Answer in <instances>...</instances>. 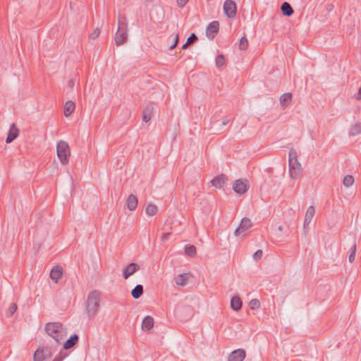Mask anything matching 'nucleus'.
Instances as JSON below:
<instances>
[{
	"label": "nucleus",
	"instance_id": "1",
	"mask_svg": "<svg viewBox=\"0 0 361 361\" xmlns=\"http://www.w3.org/2000/svg\"><path fill=\"white\" fill-rule=\"evenodd\" d=\"M101 299V293L98 290L91 291L88 295L85 302L86 311L90 319L93 318L99 307Z\"/></svg>",
	"mask_w": 361,
	"mask_h": 361
},
{
	"label": "nucleus",
	"instance_id": "2",
	"mask_svg": "<svg viewBox=\"0 0 361 361\" xmlns=\"http://www.w3.org/2000/svg\"><path fill=\"white\" fill-rule=\"evenodd\" d=\"M45 331L57 343H61L67 334L66 328L59 322L47 323L45 326Z\"/></svg>",
	"mask_w": 361,
	"mask_h": 361
},
{
	"label": "nucleus",
	"instance_id": "3",
	"mask_svg": "<svg viewBox=\"0 0 361 361\" xmlns=\"http://www.w3.org/2000/svg\"><path fill=\"white\" fill-rule=\"evenodd\" d=\"M56 154L61 164L67 165L68 164L71 150L68 144L66 141L60 140L58 142Z\"/></svg>",
	"mask_w": 361,
	"mask_h": 361
},
{
	"label": "nucleus",
	"instance_id": "4",
	"mask_svg": "<svg viewBox=\"0 0 361 361\" xmlns=\"http://www.w3.org/2000/svg\"><path fill=\"white\" fill-rule=\"evenodd\" d=\"M124 27H121V23L120 20H118V30L116 32L115 35V42L117 46H121L123 44L128 37V28H127V24L122 23Z\"/></svg>",
	"mask_w": 361,
	"mask_h": 361
},
{
	"label": "nucleus",
	"instance_id": "5",
	"mask_svg": "<svg viewBox=\"0 0 361 361\" xmlns=\"http://www.w3.org/2000/svg\"><path fill=\"white\" fill-rule=\"evenodd\" d=\"M289 166V177L291 179H297L299 178L302 173V166L300 163L296 162L295 160L293 162L288 164Z\"/></svg>",
	"mask_w": 361,
	"mask_h": 361
},
{
	"label": "nucleus",
	"instance_id": "6",
	"mask_svg": "<svg viewBox=\"0 0 361 361\" xmlns=\"http://www.w3.org/2000/svg\"><path fill=\"white\" fill-rule=\"evenodd\" d=\"M252 223L250 219L244 217L241 220L239 226L235 229L234 234L235 236L245 235V233L251 227Z\"/></svg>",
	"mask_w": 361,
	"mask_h": 361
},
{
	"label": "nucleus",
	"instance_id": "7",
	"mask_svg": "<svg viewBox=\"0 0 361 361\" xmlns=\"http://www.w3.org/2000/svg\"><path fill=\"white\" fill-rule=\"evenodd\" d=\"M224 11L229 18H233L236 15V5L232 0H226L224 4Z\"/></svg>",
	"mask_w": 361,
	"mask_h": 361
},
{
	"label": "nucleus",
	"instance_id": "8",
	"mask_svg": "<svg viewBox=\"0 0 361 361\" xmlns=\"http://www.w3.org/2000/svg\"><path fill=\"white\" fill-rule=\"evenodd\" d=\"M248 182L247 180H237L233 185V190L238 195H243L247 190Z\"/></svg>",
	"mask_w": 361,
	"mask_h": 361
},
{
	"label": "nucleus",
	"instance_id": "9",
	"mask_svg": "<svg viewBox=\"0 0 361 361\" xmlns=\"http://www.w3.org/2000/svg\"><path fill=\"white\" fill-rule=\"evenodd\" d=\"M219 24L218 21H212L207 27L206 34L209 39H213L219 31Z\"/></svg>",
	"mask_w": 361,
	"mask_h": 361
},
{
	"label": "nucleus",
	"instance_id": "10",
	"mask_svg": "<svg viewBox=\"0 0 361 361\" xmlns=\"http://www.w3.org/2000/svg\"><path fill=\"white\" fill-rule=\"evenodd\" d=\"M245 357V351L243 349L235 350L228 356V361H243Z\"/></svg>",
	"mask_w": 361,
	"mask_h": 361
},
{
	"label": "nucleus",
	"instance_id": "11",
	"mask_svg": "<svg viewBox=\"0 0 361 361\" xmlns=\"http://www.w3.org/2000/svg\"><path fill=\"white\" fill-rule=\"evenodd\" d=\"M140 267L136 263H130L123 270V277L125 279H128L134 273H135Z\"/></svg>",
	"mask_w": 361,
	"mask_h": 361
},
{
	"label": "nucleus",
	"instance_id": "12",
	"mask_svg": "<svg viewBox=\"0 0 361 361\" xmlns=\"http://www.w3.org/2000/svg\"><path fill=\"white\" fill-rule=\"evenodd\" d=\"M19 130L15 123H12L10 126L9 131L6 140V143H10L18 136Z\"/></svg>",
	"mask_w": 361,
	"mask_h": 361
},
{
	"label": "nucleus",
	"instance_id": "13",
	"mask_svg": "<svg viewBox=\"0 0 361 361\" xmlns=\"http://www.w3.org/2000/svg\"><path fill=\"white\" fill-rule=\"evenodd\" d=\"M315 214V209L313 206H310L306 212L305 217L304 220V230L306 231L307 227L310 225L312 219Z\"/></svg>",
	"mask_w": 361,
	"mask_h": 361
},
{
	"label": "nucleus",
	"instance_id": "14",
	"mask_svg": "<svg viewBox=\"0 0 361 361\" xmlns=\"http://www.w3.org/2000/svg\"><path fill=\"white\" fill-rule=\"evenodd\" d=\"M226 180H227L226 176L224 174H221L219 176L215 177L214 179H212L210 181V183L212 184V185L214 186L216 188H223L224 185L225 184Z\"/></svg>",
	"mask_w": 361,
	"mask_h": 361
},
{
	"label": "nucleus",
	"instance_id": "15",
	"mask_svg": "<svg viewBox=\"0 0 361 361\" xmlns=\"http://www.w3.org/2000/svg\"><path fill=\"white\" fill-rule=\"evenodd\" d=\"M190 274H180L174 278L175 283L177 286H185L190 278Z\"/></svg>",
	"mask_w": 361,
	"mask_h": 361
},
{
	"label": "nucleus",
	"instance_id": "16",
	"mask_svg": "<svg viewBox=\"0 0 361 361\" xmlns=\"http://www.w3.org/2000/svg\"><path fill=\"white\" fill-rule=\"evenodd\" d=\"M63 271L61 267L59 266L54 267L50 271V278L57 282L58 280L62 276Z\"/></svg>",
	"mask_w": 361,
	"mask_h": 361
},
{
	"label": "nucleus",
	"instance_id": "17",
	"mask_svg": "<svg viewBox=\"0 0 361 361\" xmlns=\"http://www.w3.org/2000/svg\"><path fill=\"white\" fill-rule=\"evenodd\" d=\"M127 207L130 211H133L137 206V199L134 195H130L127 199Z\"/></svg>",
	"mask_w": 361,
	"mask_h": 361
},
{
	"label": "nucleus",
	"instance_id": "18",
	"mask_svg": "<svg viewBox=\"0 0 361 361\" xmlns=\"http://www.w3.org/2000/svg\"><path fill=\"white\" fill-rule=\"evenodd\" d=\"M75 108V103L72 101H68L64 105L63 113L66 117H68L74 111Z\"/></svg>",
	"mask_w": 361,
	"mask_h": 361
},
{
	"label": "nucleus",
	"instance_id": "19",
	"mask_svg": "<svg viewBox=\"0 0 361 361\" xmlns=\"http://www.w3.org/2000/svg\"><path fill=\"white\" fill-rule=\"evenodd\" d=\"M78 341V336L77 334H74L68 339L65 343L63 344V348L65 350H68L73 347Z\"/></svg>",
	"mask_w": 361,
	"mask_h": 361
},
{
	"label": "nucleus",
	"instance_id": "20",
	"mask_svg": "<svg viewBox=\"0 0 361 361\" xmlns=\"http://www.w3.org/2000/svg\"><path fill=\"white\" fill-rule=\"evenodd\" d=\"M154 326V319L152 317L147 316L145 317L142 323V329L145 331L150 330Z\"/></svg>",
	"mask_w": 361,
	"mask_h": 361
},
{
	"label": "nucleus",
	"instance_id": "21",
	"mask_svg": "<svg viewBox=\"0 0 361 361\" xmlns=\"http://www.w3.org/2000/svg\"><path fill=\"white\" fill-rule=\"evenodd\" d=\"M292 99V94L287 92L281 95L279 101L283 108H286Z\"/></svg>",
	"mask_w": 361,
	"mask_h": 361
},
{
	"label": "nucleus",
	"instance_id": "22",
	"mask_svg": "<svg viewBox=\"0 0 361 361\" xmlns=\"http://www.w3.org/2000/svg\"><path fill=\"white\" fill-rule=\"evenodd\" d=\"M242 307V301L238 296H233L231 300V307L235 310L238 311Z\"/></svg>",
	"mask_w": 361,
	"mask_h": 361
},
{
	"label": "nucleus",
	"instance_id": "23",
	"mask_svg": "<svg viewBox=\"0 0 361 361\" xmlns=\"http://www.w3.org/2000/svg\"><path fill=\"white\" fill-rule=\"evenodd\" d=\"M281 8L283 12V14L286 16H290L293 13V9L292 8L291 6L287 2L283 3Z\"/></svg>",
	"mask_w": 361,
	"mask_h": 361
},
{
	"label": "nucleus",
	"instance_id": "24",
	"mask_svg": "<svg viewBox=\"0 0 361 361\" xmlns=\"http://www.w3.org/2000/svg\"><path fill=\"white\" fill-rule=\"evenodd\" d=\"M361 133V122L353 125L349 130V135L355 136Z\"/></svg>",
	"mask_w": 361,
	"mask_h": 361
},
{
	"label": "nucleus",
	"instance_id": "25",
	"mask_svg": "<svg viewBox=\"0 0 361 361\" xmlns=\"http://www.w3.org/2000/svg\"><path fill=\"white\" fill-rule=\"evenodd\" d=\"M143 293V287L142 285H137L132 290L131 294L135 299H138Z\"/></svg>",
	"mask_w": 361,
	"mask_h": 361
},
{
	"label": "nucleus",
	"instance_id": "26",
	"mask_svg": "<svg viewBox=\"0 0 361 361\" xmlns=\"http://www.w3.org/2000/svg\"><path fill=\"white\" fill-rule=\"evenodd\" d=\"M157 207L153 204H148L145 208V212L149 216H154L157 212Z\"/></svg>",
	"mask_w": 361,
	"mask_h": 361
},
{
	"label": "nucleus",
	"instance_id": "27",
	"mask_svg": "<svg viewBox=\"0 0 361 361\" xmlns=\"http://www.w3.org/2000/svg\"><path fill=\"white\" fill-rule=\"evenodd\" d=\"M152 108H151L149 106L147 107L144 110L143 116H142V121L144 122L147 123L148 121H150V119L152 118Z\"/></svg>",
	"mask_w": 361,
	"mask_h": 361
},
{
	"label": "nucleus",
	"instance_id": "28",
	"mask_svg": "<svg viewBox=\"0 0 361 361\" xmlns=\"http://www.w3.org/2000/svg\"><path fill=\"white\" fill-rule=\"evenodd\" d=\"M354 183V178L350 175H346L343 180V184L345 188L352 186Z\"/></svg>",
	"mask_w": 361,
	"mask_h": 361
},
{
	"label": "nucleus",
	"instance_id": "29",
	"mask_svg": "<svg viewBox=\"0 0 361 361\" xmlns=\"http://www.w3.org/2000/svg\"><path fill=\"white\" fill-rule=\"evenodd\" d=\"M185 253L190 257H193L196 255V248L194 245H186L185 247Z\"/></svg>",
	"mask_w": 361,
	"mask_h": 361
},
{
	"label": "nucleus",
	"instance_id": "30",
	"mask_svg": "<svg viewBox=\"0 0 361 361\" xmlns=\"http://www.w3.org/2000/svg\"><path fill=\"white\" fill-rule=\"evenodd\" d=\"M34 361H44L45 356L43 350H37L34 354Z\"/></svg>",
	"mask_w": 361,
	"mask_h": 361
},
{
	"label": "nucleus",
	"instance_id": "31",
	"mask_svg": "<svg viewBox=\"0 0 361 361\" xmlns=\"http://www.w3.org/2000/svg\"><path fill=\"white\" fill-rule=\"evenodd\" d=\"M357 247L356 244L353 243L352 247L350 249V255L348 257V261L350 263H353L355 261V254H356Z\"/></svg>",
	"mask_w": 361,
	"mask_h": 361
},
{
	"label": "nucleus",
	"instance_id": "32",
	"mask_svg": "<svg viewBox=\"0 0 361 361\" xmlns=\"http://www.w3.org/2000/svg\"><path fill=\"white\" fill-rule=\"evenodd\" d=\"M288 164L293 162L295 160L298 162L297 152L294 149H291L288 154Z\"/></svg>",
	"mask_w": 361,
	"mask_h": 361
},
{
	"label": "nucleus",
	"instance_id": "33",
	"mask_svg": "<svg viewBox=\"0 0 361 361\" xmlns=\"http://www.w3.org/2000/svg\"><path fill=\"white\" fill-rule=\"evenodd\" d=\"M16 310H17V305H16V303L11 304V305L9 306V307L7 309V310L6 312V316L8 317H11L15 313Z\"/></svg>",
	"mask_w": 361,
	"mask_h": 361
},
{
	"label": "nucleus",
	"instance_id": "34",
	"mask_svg": "<svg viewBox=\"0 0 361 361\" xmlns=\"http://www.w3.org/2000/svg\"><path fill=\"white\" fill-rule=\"evenodd\" d=\"M248 47V40L245 37H242L239 42V49L245 50Z\"/></svg>",
	"mask_w": 361,
	"mask_h": 361
},
{
	"label": "nucleus",
	"instance_id": "35",
	"mask_svg": "<svg viewBox=\"0 0 361 361\" xmlns=\"http://www.w3.org/2000/svg\"><path fill=\"white\" fill-rule=\"evenodd\" d=\"M215 62H216V66L218 67H221L224 65V63H225V59H224V56L223 55H218L216 58V60H215Z\"/></svg>",
	"mask_w": 361,
	"mask_h": 361
},
{
	"label": "nucleus",
	"instance_id": "36",
	"mask_svg": "<svg viewBox=\"0 0 361 361\" xmlns=\"http://www.w3.org/2000/svg\"><path fill=\"white\" fill-rule=\"evenodd\" d=\"M260 306V302L257 299H252L250 302V307L251 310L258 309Z\"/></svg>",
	"mask_w": 361,
	"mask_h": 361
},
{
	"label": "nucleus",
	"instance_id": "37",
	"mask_svg": "<svg viewBox=\"0 0 361 361\" xmlns=\"http://www.w3.org/2000/svg\"><path fill=\"white\" fill-rule=\"evenodd\" d=\"M100 34V30L99 28L97 27L96 29H94L93 30V32H92L90 35V38L91 39H95L97 37H98V36Z\"/></svg>",
	"mask_w": 361,
	"mask_h": 361
},
{
	"label": "nucleus",
	"instance_id": "38",
	"mask_svg": "<svg viewBox=\"0 0 361 361\" xmlns=\"http://www.w3.org/2000/svg\"><path fill=\"white\" fill-rule=\"evenodd\" d=\"M262 255H263L262 250H257L252 255V257L255 260H258L262 257Z\"/></svg>",
	"mask_w": 361,
	"mask_h": 361
},
{
	"label": "nucleus",
	"instance_id": "39",
	"mask_svg": "<svg viewBox=\"0 0 361 361\" xmlns=\"http://www.w3.org/2000/svg\"><path fill=\"white\" fill-rule=\"evenodd\" d=\"M173 39L174 40V42L172 45L170 47V49H173L178 44V34L174 33L172 35Z\"/></svg>",
	"mask_w": 361,
	"mask_h": 361
},
{
	"label": "nucleus",
	"instance_id": "40",
	"mask_svg": "<svg viewBox=\"0 0 361 361\" xmlns=\"http://www.w3.org/2000/svg\"><path fill=\"white\" fill-rule=\"evenodd\" d=\"M197 36L194 34V33H192L190 35V36L188 38L186 42L190 44L192 42H194L196 39H197Z\"/></svg>",
	"mask_w": 361,
	"mask_h": 361
},
{
	"label": "nucleus",
	"instance_id": "41",
	"mask_svg": "<svg viewBox=\"0 0 361 361\" xmlns=\"http://www.w3.org/2000/svg\"><path fill=\"white\" fill-rule=\"evenodd\" d=\"M189 0H177V4L179 7L183 8L188 2Z\"/></svg>",
	"mask_w": 361,
	"mask_h": 361
},
{
	"label": "nucleus",
	"instance_id": "42",
	"mask_svg": "<svg viewBox=\"0 0 361 361\" xmlns=\"http://www.w3.org/2000/svg\"><path fill=\"white\" fill-rule=\"evenodd\" d=\"M170 235H171V233H164L161 236V240L165 241V240H168Z\"/></svg>",
	"mask_w": 361,
	"mask_h": 361
},
{
	"label": "nucleus",
	"instance_id": "43",
	"mask_svg": "<svg viewBox=\"0 0 361 361\" xmlns=\"http://www.w3.org/2000/svg\"><path fill=\"white\" fill-rule=\"evenodd\" d=\"M74 80L73 79H71L69 81H68V85L71 87H73L74 86Z\"/></svg>",
	"mask_w": 361,
	"mask_h": 361
},
{
	"label": "nucleus",
	"instance_id": "44",
	"mask_svg": "<svg viewBox=\"0 0 361 361\" xmlns=\"http://www.w3.org/2000/svg\"><path fill=\"white\" fill-rule=\"evenodd\" d=\"M62 358L60 356H56L54 357V359L52 361H61Z\"/></svg>",
	"mask_w": 361,
	"mask_h": 361
},
{
	"label": "nucleus",
	"instance_id": "45",
	"mask_svg": "<svg viewBox=\"0 0 361 361\" xmlns=\"http://www.w3.org/2000/svg\"><path fill=\"white\" fill-rule=\"evenodd\" d=\"M228 122H229V120H228V119H225V120H224V121H222V125H223V126H226V125H227V124L228 123Z\"/></svg>",
	"mask_w": 361,
	"mask_h": 361
},
{
	"label": "nucleus",
	"instance_id": "46",
	"mask_svg": "<svg viewBox=\"0 0 361 361\" xmlns=\"http://www.w3.org/2000/svg\"><path fill=\"white\" fill-rule=\"evenodd\" d=\"M357 99H361V87L359 89L358 91V97Z\"/></svg>",
	"mask_w": 361,
	"mask_h": 361
},
{
	"label": "nucleus",
	"instance_id": "47",
	"mask_svg": "<svg viewBox=\"0 0 361 361\" xmlns=\"http://www.w3.org/2000/svg\"><path fill=\"white\" fill-rule=\"evenodd\" d=\"M188 44L187 42H185L183 46H182V49H185L187 47H188Z\"/></svg>",
	"mask_w": 361,
	"mask_h": 361
},
{
	"label": "nucleus",
	"instance_id": "48",
	"mask_svg": "<svg viewBox=\"0 0 361 361\" xmlns=\"http://www.w3.org/2000/svg\"><path fill=\"white\" fill-rule=\"evenodd\" d=\"M279 231H281V230H282V226H279Z\"/></svg>",
	"mask_w": 361,
	"mask_h": 361
}]
</instances>
